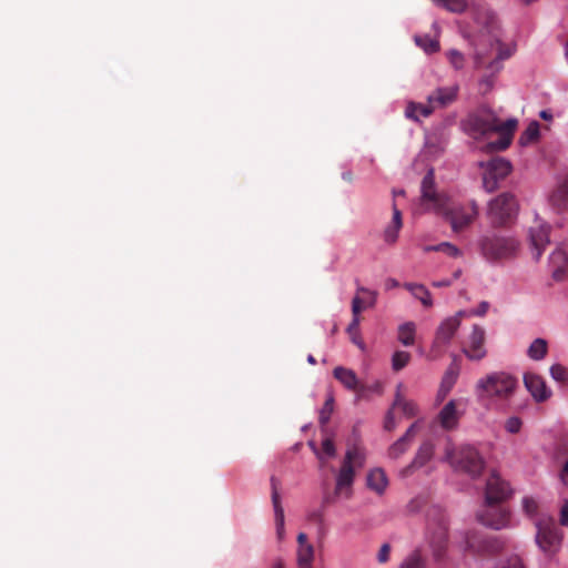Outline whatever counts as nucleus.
Here are the masks:
<instances>
[{"instance_id": "12", "label": "nucleus", "mask_w": 568, "mask_h": 568, "mask_svg": "<svg viewBox=\"0 0 568 568\" xmlns=\"http://www.w3.org/2000/svg\"><path fill=\"white\" fill-rule=\"evenodd\" d=\"M511 171V165L508 161L501 158H494L487 162L483 175V185L487 192H493L497 189L498 182L504 180Z\"/></svg>"}, {"instance_id": "33", "label": "nucleus", "mask_w": 568, "mask_h": 568, "mask_svg": "<svg viewBox=\"0 0 568 568\" xmlns=\"http://www.w3.org/2000/svg\"><path fill=\"white\" fill-rule=\"evenodd\" d=\"M364 460H365L364 450L358 446H354V447L347 449L343 463H345L349 466H353V468H355V467H362L364 464Z\"/></svg>"}, {"instance_id": "34", "label": "nucleus", "mask_w": 568, "mask_h": 568, "mask_svg": "<svg viewBox=\"0 0 568 568\" xmlns=\"http://www.w3.org/2000/svg\"><path fill=\"white\" fill-rule=\"evenodd\" d=\"M314 560V547L303 546L297 548V565L300 568H312Z\"/></svg>"}, {"instance_id": "9", "label": "nucleus", "mask_w": 568, "mask_h": 568, "mask_svg": "<svg viewBox=\"0 0 568 568\" xmlns=\"http://www.w3.org/2000/svg\"><path fill=\"white\" fill-rule=\"evenodd\" d=\"M518 212L516 197L510 193H503L488 204V217L495 227L511 223Z\"/></svg>"}, {"instance_id": "59", "label": "nucleus", "mask_w": 568, "mask_h": 568, "mask_svg": "<svg viewBox=\"0 0 568 568\" xmlns=\"http://www.w3.org/2000/svg\"><path fill=\"white\" fill-rule=\"evenodd\" d=\"M452 284H453V280H449V278H447V280H442V281H434V282L432 283V285H433L434 287H447V286H450Z\"/></svg>"}, {"instance_id": "58", "label": "nucleus", "mask_w": 568, "mask_h": 568, "mask_svg": "<svg viewBox=\"0 0 568 568\" xmlns=\"http://www.w3.org/2000/svg\"><path fill=\"white\" fill-rule=\"evenodd\" d=\"M560 478L564 485L568 486V460L564 464L560 471Z\"/></svg>"}, {"instance_id": "35", "label": "nucleus", "mask_w": 568, "mask_h": 568, "mask_svg": "<svg viewBox=\"0 0 568 568\" xmlns=\"http://www.w3.org/2000/svg\"><path fill=\"white\" fill-rule=\"evenodd\" d=\"M539 138V123L537 121H532L529 123L527 129L521 133L519 138V142L521 145H527L537 141Z\"/></svg>"}, {"instance_id": "62", "label": "nucleus", "mask_w": 568, "mask_h": 568, "mask_svg": "<svg viewBox=\"0 0 568 568\" xmlns=\"http://www.w3.org/2000/svg\"><path fill=\"white\" fill-rule=\"evenodd\" d=\"M539 116H540L542 120H546V121H549V120H551V119H552V114H551V112H550V111H548V110H542V111H540Z\"/></svg>"}, {"instance_id": "19", "label": "nucleus", "mask_w": 568, "mask_h": 568, "mask_svg": "<svg viewBox=\"0 0 568 568\" xmlns=\"http://www.w3.org/2000/svg\"><path fill=\"white\" fill-rule=\"evenodd\" d=\"M524 384L537 403L546 402L551 396V390L547 386L545 378L536 373H525Z\"/></svg>"}, {"instance_id": "16", "label": "nucleus", "mask_w": 568, "mask_h": 568, "mask_svg": "<svg viewBox=\"0 0 568 568\" xmlns=\"http://www.w3.org/2000/svg\"><path fill=\"white\" fill-rule=\"evenodd\" d=\"M549 232L550 226L540 220H536L534 225L529 227L530 248L536 261L540 258L550 242Z\"/></svg>"}, {"instance_id": "11", "label": "nucleus", "mask_w": 568, "mask_h": 568, "mask_svg": "<svg viewBox=\"0 0 568 568\" xmlns=\"http://www.w3.org/2000/svg\"><path fill=\"white\" fill-rule=\"evenodd\" d=\"M486 332L485 329L475 324L473 325L471 333L463 343L462 352L469 361L479 362L487 356Z\"/></svg>"}, {"instance_id": "40", "label": "nucleus", "mask_w": 568, "mask_h": 568, "mask_svg": "<svg viewBox=\"0 0 568 568\" xmlns=\"http://www.w3.org/2000/svg\"><path fill=\"white\" fill-rule=\"evenodd\" d=\"M550 376L558 383H568V368L561 364H554L549 368Z\"/></svg>"}, {"instance_id": "14", "label": "nucleus", "mask_w": 568, "mask_h": 568, "mask_svg": "<svg viewBox=\"0 0 568 568\" xmlns=\"http://www.w3.org/2000/svg\"><path fill=\"white\" fill-rule=\"evenodd\" d=\"M465 549L473 554L491 555L501 549V544L477 531H468L465 535Z\"/></svg>"}, {"instance_id": "56", "label": "nucleus", "mask_w": 568, "mask_h": 568, "mask_svg": "<svg viewBox=\"0 0 568 568\" xmlns=\"http://www.w3.org/2000/svg\"><path fill=\"white\" fill-rule=\"evenodd\" d=\"M404 287L409 291L412 294L414 293H423L424 292V285L417 284V283H405Z\"/></svg>"}, {"instance_id": "6", "label": "nucleus", "mask_w": 568, "mask_h": 568, "mask_svg": "<svg viewBox=\"0 0 568 568\" xmlns=\"http://www.w3.org/2000/svg\"><path fill=\"white\" fill-rule=\"evenodd\" d=\"M427 541L432 548L436 561L445 558L448 546V519L439 508H433L428 513Z\"/></svg>"}, {"instance_id": "13", "label": "nucleus", "mask_w": 568, "mask_h": 568, "mask_svg": "<svg viewBox=\"0 0 568 568\" xmlns=\"http://www.w3.org/2000/svg\"><path fill=\"white\" fill-rule=\"evenodd\" d=\"M467 313L465 311H459L455 315L445 318L440 323L433 342L434 349L440 352L450 343L460 326L462 318Z\"/></svg>"}, {"instance_id": "8", "label": "nucleus", "mask_w": 568, "mask_h": 568, "mask_svg": "<svg viewBox=\"0 0 568 568\" xmlns=\"http://www.w3.org/2000/svg\"><path fill=\"white\" fill-rule=\"evenodd\" d=\"M536 542L548 557L555 556L562 542V534L556 520L551 517H541L536 521Z\"/></svg>"}, {"instance_id": "64", "label": "nucleus", "mask_w": 568, "mask_h": 568, "mask_svg": "<svg viewBox=\"0 0 568 568\" xmlns=\"http://www.w3.org/2000/svg\"><path fill=\"white\" fill-rule=\"evenodd\" d=\"M343 179H344L345 181L351 182V181L353 180V174H352L351 172H344V173H343Z\"/></svg>"}, {"instance_id": "39", "label": "nucleus", "mask_w": 568, "mask_h": 568, "mask_svg": "<svg viewBox=\"0 0 568 568\" xmlns=\"http://www.w3.org/2000/svg\"><path fill=\"white\" fill-rule=\"evenodd\" d=\"M438 6L444 7L445 9L455 12L460 13L465 11L467 8V0H433Z\"/></svg>"}, {"instance_id": "53", "label": "nucleus", "mask_w": 568, "mask_h": 568, "mask_svg": "<svg viewBox=\"0 0 568 568\" xmlns=\"http://www.w3.org/2000/svg\"><path fill=\"white\" fill-rule=\"evenodd\" d=\"M347 333L351 336V341L357 345L359 348L364 349V343L359 336V327L356 331H349V326L347 327Z\"/></svg>"}, {"instance_id": "7", "label": "nucleus", "mask_w": 568, "mask_h": 568, "mask_svg": "<svg viewBox=\"0 0 568 568\" xmlns=\"http://www.w3.org/2000/svg\"><path fill=\"white\" fill-rule=\"evenodd\" d=\"M480 251L488 261L513 258L519 250V242L511 236H484L479 242Z\"/></svg>"}, {"instance_id": "48", "label": "nucleus", "mask_w": 568, "mask_h": 568, "mask_svg": "<svg viewBox=\"0 0 568 568\" xmlns=\"http://www.w3.org/2000/svg\"><path fill=\"white\" fill-rule=\"evenodd\" d=\"M456 378H457V373L449 369L443 379L442 389H445V393H448L450 390V388L453 387V385L455 384Z\"/></svg>"}, {"instance_id": "49", "label": "nucleus", "mask_w": 568, "mask_h": 568, "mask_svg": "<svg viewBox=\"0 0 568 568\" xmlns=\"http://www.w3.org/2000/svg\"><path fill=\"white\" fill-rule=\"evenodd\" d=\"M497 568H525L518 556H510L506 561L501 562Z\"/></svg>"}, {"instance_id": "2", "label": "nucleus", "mask_w": 568, "mask_h": 568, "mask_svg": "<svg viewBox=\"0 0 568 568\" xmlns=\"http://www.w3.org/2000/svg\"><path fill=\"white\" fill-rule=\"evenodd\" d=\"M517 125L518 121L516 119L501 122L490 109L481 108L468 116L465 129L474 138L487 135L491 132L498 133L499 139L489 145L495 151H503L510 145Z\"/></svg>"}, {"instance_id": "36", "label": "nucleus", "mask_w": 568, "mask_h": 568, "mask_svg": "<svg viewBox=\"0 0 568 568\" xmlns=\"http://www.w3.org/2000/svg\"><path fill=\"white\" fill-rule=\"evenodd\" d=\"M364 308V301L358 295H355L352 301L353 320L349 323V331H356L358 328L361 323L359 314Z\"/></svg>"}, {"instance_id": "32", "label": "nucleus", "mask_w": 568, "mask_h": 568, "mask_svg": "<svg viewBox=\"0 0 568 568\" xmlns=\"http://www.w3.org/2000/svg\"><path fill=\"white\" fill-rule=\"evenodd\" d=\"M416 325L413 322H406L398 327V341L410 346L415 343Z\"/></svg>"}, {"instance_id": "28", "label": "nucleus", "mask_w": 568, "mask_h": 568, "mask_svg": "<svg viewBox=\"0 0 568 568\" xmlns=\"http://www.w3.org/2000/svg\"><path fill=\"white\" fill-rule=\"evenodd\" d=\"M403 226L402 212L396 204H393V219L390 224L384 231V241L388 244H394L397 241L399 230Z\"/></svg>"}, {"instance_id": "29", "label": "nucleus", "mask_w": 568, "mask_h": 568, "mask_svg": "<svg viewBox=\"0 0 568 568\" xmlns=\"http://www.w3.org/2000/svg\"><path fill=\"white\" fill-rule=\"evenodd\" d=\"M387 484L388 480L383 469L376 468L368 473L367 486L378 495H382L385 491Z\"/></svg>"}, {"instance_id": "23", "label": "nucleus", "mask_w": 568, "mask_h": 568, "mask_svg": "<svg viewBox=\"0 0 568 568\" xmlns=\"http://www.w3.org/2000/svg\"><path fill=\"white\" fill-rule=\"evenodd\" d=\"M458 93V87L438 88L428 95L427 102L430 103L433 110L445 108L453 103Z\"/></svg>"}, {"instance_id": "38", "label": "nucleus", "mask_w": 568, "mask_h": 568, "mask_svg": "<svg viewBox=\"0 0 568 568\" xmlns=\"http://www.w3.org/2000/svg\"><path fill=\"white\" fill-rule=\"evenodd\" d=\"M425 251L426 252H432V251H435V252H443L445 254H447L448 256H452V257H458L462 255V252L460 250L448 243V242H443L438 245H429V246H426L425 247Z\"/></svg>"}, {"instance_id": "47", "label": "nucleus", "mask_w": 568, "mask_h": 568, "mask_svg": "<svg viewBox=\"0 0 568 568\" xmlns=\"http://www.w3.org/2000/svg\"><path fill=\"white\" fill-rule=\"evenodd\" d=\"M521 419L518 417H510L505 423V429L510 434H517L521 428Z\"/></svg>"}, {"instance_id": "61", "label": "nucleus", "mask_w": 568, "mask_h": 568, "mask_svg": "<svg viewBox=\"0 0 568 568\" xmlns=\"http://www.w3.org/2000/svg\"><path fill=\"white\" fill-rule=\"evenodd\" d=\"M297 542H298V547L310 546L311 545V544L307 542V536L304 532H300L298 534Z\"/></svg>"}, {"instance_id": "4", "label": "nucleus", "mask_w": 568, "mask_h": 568, "mask_svg": "<svg viewBox=\"0 0 568 568\" xmlns=\"http://www.w3.org/2000/svg\"><path fill=\"white\" fill-rule=\"evenodd\" d=\"M445 459L454 470L466 474L471 478L479 477L485 468L484 457L470 445L447 447Z\"/></svg>"}, {"instance_id": "10", "label": "nucleus", "mask_w": 568, "mask_h": 568, "mask_svg": "<svg viewBox=\"0 0 568 568\" xmlns=\"http://www.w3.org/2000/svg\"><path fill=\"white\" fill-rule=\"evenodd\" d=\"M501 504L485 501L484 508L477 514L478 521L497 530L508 527L510 513Z\"/></svg>"}, {"instance_id": "63", "label": "nucleus", "mask_w": 568, "mask_h": 568, "mask_svg": "<svg viewBox=\"0 0 568 568\" xmlns=\"http://www.w3.org/2000/svg\"><path fill=\"white\" fill-rule=\"evenodd\" d=\"M272 568H285L282 559H276L272 566Z\"/></svg>"}, {"instance_id": "37", "label": "nucleus", "mask_w": 568, "mask_h": 568, "mask_svg": "<svg viewBox=\"0 0 568 568\" xmlns=\"http://www.w3.org/2000/svg\"><path fill=\"white\" fill-rule=\"evenodd\" d=\"M400 568H426V559L422 556L419 550H415L406 557Z\"/></svg>"}, {"instance_id": "42", "label": "nucleus", "mask_w": 568, "mask_h": 568, "mask_svg": "<svg viewBox=\"0 0 568 568\" xmlns=\"http://www.w3.org/2000/svg\"><path fill=\"white\" fill-rule=\"evenodd\" d=\"M410 355L404 351H397L394 353L392 358V366L394 371L403 369L409 362Z\"/></svg>"}, {"instance_id": "26", "label": "nucleus", "mask_w": 568, "mask_h": 568, "mask_svg": "<svg viewBox=\"0 0 568 568\" xmlns=\"http://www.w3.org/2000/svg\"><path fill=\"white\" fill-rule=\"evenodd\" d=\"M549 202L558 211L568 207V173L558 180L557 186L549 196Z\"/></svg>"}, {"instance_id": "21", "label": "nucleus", "mask_w": 568, "mask_h": 568, "mask_svg": "<svg viewBox=\"0 0 568 568\" xmlns=\"http://www.w3.org/2000/svg\"><path fill=\"white\" fill-rule=\"evenodd\" d=\"M434 444L430 440H425L418 447L416 455L412 463L400 470L403 477L410 476L414 470L424 467L434 456Z\"/></svg>"}, {"instance_id": "18", "label": "nucleus", "mask_w": 568, "mask_h": 568, "mask_svg": "<svg viewBox=\"0 0 568 568\" xmlns=\"http://www.w3.org/2000/svg\"><path fill=\"white\" fill-rule=\"evenodd\" d=\"M465 406L463 399H450L445 404L438 414L440 426L446 430L455 429L465 412Z\"/></svg>"}, {"instance_id": "5", "label": "nucleus", "mask_w": 568, "mask_h": 568, "mask_svg": "<svg viewBox=\"0 0 568 568\" xmlns=\"http://www.w3.org/2000/svg\"><path fill=\"white\" fill-rule=\"evenodd\" d=\"M513 54V49L504 45L499 41L494 42L490 45V53H485L478 50L475 57V64L477 69H484L489 74L484 75L480 80V87H485L484 93L488 92L493 88V75L500 71L503 68L501 62Z\"/></svg>"}, {"instance_id": "50", "label": "nucleus", "mask_w": 568, "mask_h": 568, "mask_svg": "<svg viewBox=\"0 0 568 568\" xmlns=\"http://www.w3.org/2000/svg\"><path fill=\"white\" fill-rule=\"evenodd\" d=\"M413 296L419 300L425 307H430L433 305L430 293L425 286L423 293H414Z\"/></svg>"}, {"instance_id": "17", "label": "nucleus", "mask_w": 568, "mask_h": 568, "mask_svg": "<svg viewBox=\"0 0 568 568\" xmlns=\"http://www.w3.org/2000/svg\"><path fill=\"white\" fill-rule=\"evenodd\" d=\"M400 387H402V384H399L397 386L395 399L392 404V407L388 409V412L386 413V416H385L384 428L388 432L394 430L396 427V422H395V416H394L395 408H400L402 413L406 417H409V418L416 416L417 412H418L417 405L414 402L406 400L403 397V395L400 394Z\"/></svg>"}, {"instance_id": "30", "label": "nucleus", "mask_w": 568, "mask_h": 568, "mask_svg": "<svg viewBox=\"0 0 568 568\" xmlns=\"http://www.w3.org/2000/svg\"><path fill=\"white\" fill-rule=\"evenodd\" d=\"M434 112L430 103L409 102L405 110V115L414 121H419V115L427 118Z\"/></svg>"}, {"instance_id": "52", "label": "nucleus", "mask_w": 568, "mask_h": 568, "mask_svg": "<svg viewBox=\"0 0 568 568\" xmlns=\"http://www.w3.org/2000/svg\"><path fill=\"white\" fill-rule=\"evenodd\" d=\"M389 554H390V546L388 544H383L377 554V560L381 564L388 561Z\"/></svg>"}, {"instance_id": "25", "label": "nucleus", "mask_w": 568, "mask_h": 568, "mask_svg": "<svg viewBox=\"0 0 568 568\" xmlns=\"http://www.w3.org/2000/svg\"><path fill=\"white\" fill-rule=\"evenodd\" d=\"M354 477L355 470L353 466L343 463L336 477L335 495L345 494V496L348 498L351 496V488L354 483Z\"/></svg>"}, {"instance_id": "20", "label": "nucleus", "mask_w": 568, "mask_h": 568, "mask_svg": "<svg viewBox=\"0 0 568 568\" xmlns=\"http://www.w3.org/2000/svg\"><path fill=\"white\" fill-rule=\"evenodd\" d=\"M333 375L345 388L355 392L357 399H366V387H359L361 383L353 369L337 366Z\"/></svg>"}, {"instance_id": "44", "label": "nucleus", "mask_w": 568, "mask_h": 568, "mask_svg": "<svg viewBox=\"0 0 568 568\" xmlns=\"http://www.w3.org/2000/svg\"><path fill=\"white\" fill-rule=\"evenodd\" d=\"M417 45L422 47L427 53H433L439 50V43L429 37H416Z\"/></svg>"}, {"instance_id": "1", "label": "nucleus", "mask_w": 568, "mask_h": 568, "mask_svg": "<svg viewBox=\"0 0 568 568\" xmlns=\"http://www.w3.org/2000/svg\"><path fill=\"white\" fill-rule=\"evenodd\" d=\"M420 205L426 211H433L443 216L455 233L469 227L478 215L476 201L454 203L444 193L437 192L433 170H429L423 178Z\"/></svg>"}, {"instance_id": "3", "label": "nucleus", "mask_w": 568, "mask_h": 568, "mask_svg": "<svg viewBox=\"0 0 568 568\" xmlns=\"http://www.w3.org/2000/svg\"><path fill=\"white\" fill-rule=\"evenodd\" d=\"M517 387V379L506 372H493L479 378L475 394L479 400L508 399Z\"/></svg>"}, {"instance_id": "46", "label": "nucleus", "mask_w": 568, "mask_h": 568, "mask_svg": "<svg viewBox=\"0 0 568 568\" xmlns=\"http://www.w3.org/2000/svg\"><path fill=\"white\" fill-rule=\"evenodd\" d=\"M448 60L450 64L456 69L459 70L464 65V55L457 51V50H450L447 53Z\"/></svg>"}, {"instance_id": "51", "label": "nucleus", "mask_w": 568, "mask_h": 568, "mask_svg": "<svg viewBox=\"0 0 568 568\" xmlns=\"http://www.w3.org/2000/svg\"><path fill=\"white\" fill-rule=\"evenodd\" d=\"M359 387H366V398L368 397V393H375L377 395L383 394V384L379 381H376L371 385L361 384Z\"/></svg>"}, {"instance_id": "43", "label": "nucleus", "mask_w": 568, "mask_h": 568, "mask_svg": "<svg viewBox=\"0 0 568 568\" xmlns=\"http://www.w3.org/2000/svg\"><path fill=\"white\" fill-rule=\"evenodd\" d=\"M333 409H334V398L331 396L325 400L322 409L320 410L318 420L322 426H325L328 423L331 415L333 413Z\"/></svg>"}, {"instance_id": "41", "label": "nucleus", "mask_w": 568, "mask_h": 568, "mask_svg": "<svg viewBox=\"0 0 568 568\" xmlns=\"http://www.w3.org/2000/svg\"><path fill=\"white\" fill-rule=\"evenodd\" d=\"M311 447L314 449L315 454L320 459L323 458V454L328 457H334L336 454L335 445L332 438L326 437L322 443V453H320L316 447L310 443Z\"/></svg>"}, {"instance_id": "54", "label": "nucleus", "mask_w": 568, "mask_h": 568, "mask_svg": "<svg viewBox=\"0 0 568 568\" xmlns=\"http://www.w3.org/2000/svg\"><path fill=\"white\" fill-rule=\"evenodd\" d=\"M560 525L568 527V501H565L560 509Z\"/></svg>"}, {"instance_id": "15", "label": "nucleus", "mask_w": 568, "mask_h": 568, "mask_svg": "<svg viewBox=\"0 0 568 568\" xmlns=\"http://www.w3.org/2000/svg\"><path fill=\"white\" fill-rule=\"evenodd\" d=\"M513 494L509 484L504 480L497 473L493 471L486 483L485 501L504 503Z\"/></svg>"}, {"instance_id": "27", "label": "nucleus", "mask_w": 568, "mask_h": 568, "mask_svg": "<svg viewBox=\"0 0 568 568\" xmlns=\"http://www.w3.org/2000/svg\"><path fill=\"white\" fill-rule=\"evenodd\" d=\"M550 265L552 267V277L561 281L568 273V254L562 247L556 248L550 255Z\"/></svg>"}, {"instance_id": "24", "label": "nucleus", "mask_w": 568, "mask_h": 568, "mask_svg": "<svg viewBox=\"0 0 568 568\" xmlns=\"http://www.w3.org/2000/svg\"><path fill=\"white\" fill-rule=\"evenodd\" d=\"M278 480L275 477L271 478L272 487V504L275 513L276 534L278 539L283 538L284 535V509L281 504V497L278 493Z\"/></svg>"}, {"instance_id": "55", "label": "nucleus", "mask_w": 568, "mask_h": 568, "mask_svg": "<svg viewBox=\"0 0 568 568\" xmlns=\"http://www.w3.org/2000/svg\"><path fill=\"white\" fill-rule=\"evenodd\" d=\"M357 291L369 295V300L367 301V306L372 307V306L375 305V303H376V292L371 291V290L365 288V287H358Z\"/></svg>"}, {"instance_id": "57", "label": "nucleus", "mask_w": 568, "mask_h": 568, "mask_svg": "<svg viewBox=\"0 0 568 568\" xmlns=\"http://www.w3.org/2000/svg\"><path fill=\"white\" fill-rule=\"evenodd\" d=\"M489 307L488 302H481L477 310L473 311L470 314L476 316H483L487 313Z\"/></svg>"}, {"instance_id": "31", "label": "nucleus", "mask_w": 568, "mask_h": 568, "mask_svg": "<svg viewBox=\"0 0 568 568\" xmlns=\"http://www.w3.org/2000/svg\"><path fill=\"white\" fill-rule=\"evenodd\" d=\"M548 353V343L544 338H536L527 349V355L532 361H541Z\"/></svg>"}, {"instance_id": "22", "label": "nucleus", "mask_w": 568, "mask_h": 568, "mask_svg": "<svg viewBox=\"0 0 568 568\" xmlns=\"http://www.w3.org/2000/svg\"><path fill=\"white\" fill-rule=\"evenodd\" d=\"M418 422H415L408 427L405 434L388 448L389 458L397 459L409 449L416 436Z\"/></svg>"}, {"instance_id": "60", "label": "nucleus", "mask_w": 568, "mask_h": 568, "mask_svg": "<svg viewBox=\"0 0 568 568\" xmlns=\"http://www.w3.org/2000/svg\"><path fill=\"white\" fill-rule=\"evenodd\" d=\"M399 286V283L397 280L395 278H387L386 282H385V287L386 290H392V288H395V287H398Z\"/></svg>"}, {"instance_id": "45", "label": "nucleus", "mask_w": 568, "mask_h": 568, "mask_svg": "<svg viewBox=\"0 0 568 568\" xmlns=\"http://www.w3.org/2000/svg\"><path fill=\"white\" fill-rule=\"evenodd\" d=\"M521 504L525 514L529 517H532L537 514L538 503L532 497H524Z\"/></svg>"}]
</instances>
